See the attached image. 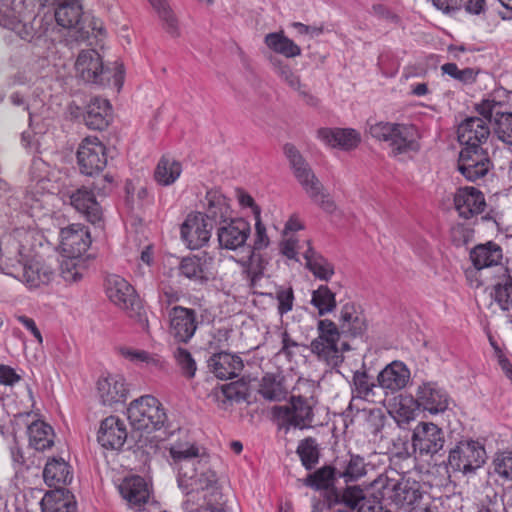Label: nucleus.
<instances>
[{"mask_svg": "<svg viewBox=\"0 0 512 512\" xmlns=\"http://www.w3.org/2000/svg\"><path fill=\"white\" fill-rule=\"evenodd\" d=\"M169 463L177 472V482L180 489L186 492L187 499L184 507L187 511L195 512L194 500L200 491L212 490V493L219 494L215 487L217 478L213 471L201 472L198 477V470L204 461V453L193 442L179 440L170 444Z\"/></svg>", "mask_w": 512, "mask_h": 512, "instance_id": "obj_1", "label": "nucleus"}, {"mask_svg": "<svg viewBox=\"0 0 512 512\" xmlns=\"http://www.w3.org/2000/svg\"><path fill=\"white\" fill-rule=\"evenodd\" d=\"M0 260L7 275H10L29 289L46 286L54 279V270L46 263L37 259H27L23 254L19 241L5 236L0 243Z\"/></svg>", "mask_w": 512, "mask_h": 512, "instance_id": "obj_2", "label": "nucleus"}, {"mask_svg": "<svg viewBox=\"0 0 512 512\" xmlns=\"http://www.w3.org/2000/svg\"><path fill=\"white\" fill-rule=\"evenodd\" d=\"M51 6L55 8L57 24L74 31L76 40L85 41L90 37L103 35L102 22L94 17L85 16L79 0H57Z\"/></svg>", "mask_w": 512, "mask_h": 512, "instance_id": "obj_3", "label": "nucleus"}, {"mask_svg": "<svg viewBox=\"0 0 512 512\" xmlns=\"http://www.w3.org/2000/svg\"><path fill=\"white\" fill-rule=\"evenodd\" d=\"M250 234V224L243 218L222 221L217 228V238L222 249L245 252L243 258L246 261H250L247 272L250 276L251 284L255 285L263 272L260 267L254 266L255 255L252 253L251 246L247 244Z\"/></svg>", "mask_w": 512, "mask_h": 512, "instance_id": "obj_4", "label": "nucleus"}, {"mask_svg": "<svg viewBox=\"0 0 512 512\" xmlns=\"http://www.w3.org/2000/svg\"><path fill=\"white\" fill-rule=\"evenodd\" d=\"M371 487L378 491L383 499L406 512L413 511L422 499L419 482L410 477L393 478L388 474H381L373 480Z\"/></svg>", "mask_w": 512, "mask_h": 512, "instance_id": "obj_5", "label": "nucleus"}, {"mask_svg": "<svg viewBox=\"0 0 512 512\" xmlns=\"http://www.w3.org/2000/svg\"><path fill=\"white\" fill-rule=\"evenodd\" d=\"M314 406L315 401L312 395L307 397L293 394L289 404L274 406L272 415L278 428L284 430L285 433H288L291 428L303 430L312 427Z\"/></svg>", "mask_w": 512, "mask_h": 512, "instance_id": "obj_6", "label": "nucleus"}, {"mask_svg": "<svg viewBox=\"0 0 512 512\" xmlns=\"http://www.w3.org/2000/svg\"><path fill=\"white\" fill-rule=\"evenodd\" d=\"M317 332L318 336L310 343L311 352L329 366H339L344 360L343 352L349 349V345L340 343L341 333L336 324L329 319L319 320Z\"/></svg>", "mask_w": 512, "mask_h": 512, "instance_id": "obj_7", "label": "nucleus"}, {"mask_svg": "<svg viewBox=\"0 0 512 512\" xmlns=\"http://www.w3.org/2000/svg\"><path fill=\"white\" fill-rule=\"evenodd\" d=\"M368 132L373 138L387 142L394 156L419 150L417 131L413 125L376 122L369 125Z\"/></svg>", "mask_w": 512, "mask_h": 512, "instance_id": "obj_8", "label": "nucleus"}, {"mask_svg": "<svg viewBox=\"0 0 512 512\" xmlns=\"http://www.w3.org/2000/svg\"><path fill=\"white\" fill-rule=\"evenodd\" d=\"M127 417L135 430L148 433L162 428L167 420L161 402L152 395L133 400L127 408Z\"/></svg>", "mask_w": 512, "mask_h": 512, "instance_id": "obj_9", "label": "nucleus"}, {"mask_svg": "<svg viewBox=\"0 0 512 512\" xmlns=\"http://www.w3.org/2000/svg\"><path fill=\"white\" fill-rule=\"evenodd\" d=\"M108 299L131 318L140 317L143 306L135 289L119 275H109L105 281Z\"/></svg>", "mask_w": 512, "mask_h": 512, "instance_id": "obj_10", "label": "nucleus"}, {"mask_svg": "<svg viewBox=\"0 0 512 512\" xmlns=\"http://www.w3.org/2000/svg\"><path fill=\"white\" fill-rule=\"evenodd\" d=\"M58 193L64 204L71 205L77 212L84 215L89 222L92 224L101 222L103 217L102 207L92 190L85 186H65Z\"/></svg>", "mask_w": 512, "mask_h": 512, "instance_id": "obj_11", "label": "nucleus"}, {"mask_svg": "<svg viewBox=\"0 0 512 512\" xmlns=\"http://www.w3.org/2000/svg\"><path fill=\"white\" fill-rule=\"evenodd\" d=\"M486 458L485 448L480 442L464 440L450 451L448 462L453 470L467 474L480 468Z\"/></svg>", "mask_w": 512, "mask_h": 512, "instance_id": "obj_12", "label": "nucleus"}, {"mask_svg": "<svg viewBox=\"0 0 512 512\" xmlns=\"http://www.w3.org/2000/svg\"><path fill=\"white\" fill-rule=\"evenodd\" d=\"M503 108L504 104L493 97L483 99L476 105V110L482 117L489 122L494 121L498 138L512 147V112Z\"/></svg>", "mask_w": 512, "mask_h": 512, "instance_id": "obj_13", "label": "nucleus"}, {"mask_svg": "<svg viewBox=\"0 0 512 512\" xmlns=\"http://www.w3.org/2000/svg\"><path fill=\"white\" fill-rule=\"evenodd\" d=\"M36 417L37 415L32 412L18 413L15 415V421L27 426L29 447L43 452L54 445L55 433L49 424Z\"/></svg>", "mask_w": 512, "mask_h": 512, "instance_id": "obj_14", "label": "nucleus"}, {"mask_svg": "<svg viewBox=\"0 0 512 512\" xmlns=\"http://www.w3.org/2000/svg\"><path fill=\"white\" fill-rule=\"evenodd\" d=\"M491 166L487 148H462L460 151L458 170L469 181L483 178Z\"/></svg>", "mask_w": 512, "mask_h": 512, "instance_id": "obj_15", "label": "nucleus"}, {"mask_svg": "<svg viewBox=\"0 0 512 512\" xmlns=\"http://www.w3.org/2000/svg\"><path fill=\"white\" fill-rule=\"evenodd\" d=\"M105 146L97 137H87L79 145L77 160L82 173L93 175L107 164Z\"/></svg>", "mask_w": 512, "mask_h": 512, "instance_id": "obj_16", "label": "nucleus"}, {"mask_svg": "<svg viewBox=\"0 0 512 512\" xmlns=\"http://www.w3.org/2000/svg\"><path fill=\"white\" fill-rule=\"evenodd\" d=\"M169 331L176 342L188 343L194 336L199 322L194 309L174 306L169 311Z\"/></svg>", "mask_w": 512, "mask_h": 512, "instance_id": "obj_17", "label": "nucleus"}, {"mask_svg": "<svg viewBox=\"0 0 512 512\" xmlns=\"http://www.w3.org/2000/svg\"><path fill=\"white\" fill-rule=\"evenodd\" d=\"M486 206L484 194L475 187H461L454 194V207L462 219L474 220L473 223H476Z\"/></svg>", "mask_w": 512, "mask_h": 512, "instance_id": "obj_18", "label": "nucleus"}, {"mask_svg": "<svg viewBox=\"0 0 512 512\" xmlns=\"http://www.w3.org/2000/svg\"><path fill=\"white\" fill-rule=\"evenodd\" d=\"M444 443L443 431L433 423H419L413 431L412 445L420 455H434L443 448Z\"/></svg>", "mask_w": 512, "mask_h": 512, "instance_id": "obj_19", "label": "nucleus"}, {"mask_svg": "<svg viewBox=\"0 0 512 512\" xmlns=\"http://www.w3.org/2000/svg\"><path fill=\"white\" fill-rule=\"evenodd\" d=\"M60 246L67 258H79L91 244L90 233L82 224H71L60 231Z\"/></svg>", "mask_w": 512, "mask_h": 512, "instance_id": "obj_20", "label": "nucleus"}, {"mask_svg": "<svg viewBox=\"0 0 512 512\" xmlns=\"http://www.w3.org/2000/svg\"><path fill=\"white\" fill-rule=\"evenodd\" d=\"M487 121L484 117H469L460 123L457 135L463 148H486L485 145L490 137Z\"/></svg>", "mask_w": 512, "mask_h": 512, "instance_id": "obj_21", "label": "nucleus"}, {"mask_svg": "<svg viewBox=\"0 0 512 512\" xmlns=\"http://www.w3.org/2000/svg\"><path fill=\"white\" fill-rule=\"evenodd\" d=\"M211 229L202 213L189 214L181 226V238L190 249H199L209 241Z\"/></svg>", "mask_w": 512, "mask_h": 512, "instance_id": "obj_22", "label": "nucleus"}, {"mask_svg": "<svg viewBox=\"0 0 512 512\" xmlns=\"http://www.w3.org/2000/svg\"><path fill=\"white\" fill-rule=\"evenodd\" d=\"M416 403L431 414L444 412L449 405V395L435 382H426L420 385L416 392Z\"/></svg>", "mask_w": 512, "mask_h": 512, "instance_id": "obj_23", "label": "nucleus"}, {"mask_svg": "<svg viewBox=\"0 0 512 512\" xmlns=\"http://www.w3.org/2000/svg\"><path fill=\"white\" fill-rule=\"evenodd\" d=\"M127 436L125 422L119 417L109 416L101 421L97 440L105 449L120 450L124 446Z\"/></svg>", "mask_w": 512, "mask_h": 512, "instance_id": "obj_24", "label": "nucleus"}, {"mask_svg": "<svg viewBox=\"0 0 512 512\" xmlns=\"http://www.w3.org/2000/svg\"><path fill=\"white\" fill-rule=\"evenodd\" d=\"M75 68L78 75L87 83L102 84L106 79L100 54L94 50H83L77 57Z\"/></svg>", "mask_w": 512, "mask_h": 512, "instance_id": "obj_25", "label": "nucleus"}, {"mask_svg": "<svg viewBox=\"0 0 512 512\" xmlns=\"http://www.w3.org/2000/svg\"><path fill=\"white\" fill-rule=\"evenodd\" d=\"M410 376L411 373L406 364L402 361H393L379 372L377 383L386 394H394L406 387Z\"/></svg>", "mask_w": 512, "mask_h": 512, "instance_id": "obj_26", "label": "nucleus"}, {"mask_svg": "<svg viewBox=\"0 0 512 512\" xmlns=\"http://www.w3.org/2000/svg\"><path fill=\"white\" fill-rule=\"evenodd\" d=\"M213 259L206 254L184 257L179 264V274L197 284H205L213 275Z\"/></svg>", "mask_w": 512, "mask_h": 512, "instance_id": "obj_27", "label": "nucleus"}, {"mask_svg": "<svg viewBox=\"0 0 512 512\" xmlns=\"http://www.w3.org/2000/svg\"><path fill=\"white\" fill-rule=\"evenodd\" d=\"M97 393L101 403L105 406L123 403L128 395V388L123 376L109 374L97 382Z\"/></svg>", "mask_w": 512, "mask_h": 512, "instance_id": "obj_28", "label": "nucleus"}, {"mask_svg": "<svg viewBox=\"0 0 512 512\" xmlns=\"http://www.w3.org/2000/svg\"><path fill=\"white\" fill-rule=\"evenodd\" d=\"M210 371L219 379H232L243 370L242 359L227 352L214 353L208 360Z\"/></svg>", "mask_w": 512, "mask_h": 512, "instance_id": "obj_29", "label": "nucleus"}, {"mask_svg": "<svg viewBox=\"0 0 512 512\" xmlns=\"http://www.w3.org/2000/svg\"><path fill=\"white\" fill-rule=\"evenodd\" d=\"M83 117L88 128L93 130L105 129L111 120V105L109 101L100 97L91 99Z\"/></svg>", "mask_w": 512, "mask_h": 512, "instance_id": "obj_30", "label": "nucleus"}, {"mask_svg": "<svg viewBox=\"0 0 512 512\" xmlns=\"http://www.w3.org/2000/svg\"><path fill=\"white\" fill-rule=\"evenodd\" d=\"M470 259L478 270L497 266L502 262L503 250L497 243L488 241L475 246L470 252Z\"/></svg>", "mask_w": 512, "mask_h": 512, "instance_id": "obj_31", "label": "nucleus"}, {"mask_svg": "<svg viewBox=\"0 0 512 512\" xmlns=\"http://www.w3.org/2000/svg\"><path fill=\"white\" fill-rule=\"evenodd\" d=\"M318 137L325 144L344 150L353 149L360 142L359 133L349 128H322L318 131Z\"/></svg>", "mask_w": 512, "mask_h": 512, "instance_id": "obj_32", "label": "nucleus"}, {"mask_svg": "<svg viewBox=\"0 0 512 512\" xmlns=\"http://www.w3.org/2000/svg\"><path fill=\"white\" fill-rule=\"evenodd\" d=\"M340 333L345 336H362L367 323L364 314L356 309L352 304H345L340 312Z\"/></svg>", "mask_w": 512, "mask_h": 512, "instance_id": "obj_33", "label": "nucleus"}, {"mask_svg": "<svg viewBox=\"0 0 512 512\" xmlns=\"http://www.w3.org/2000/svg\"><path fill=\"white\" fill-rule=\"evenodd\" d=\"M43 478L49 487L58 488L70 484L73 475L69 464L64 459L53 457L47 461L44 467Z\"/></svg>", "mask_w": 512, "mask_h": 512, "instance_id": "obj_34", "label": "nucleus"}, {"mask_svg": "<svg viewBox=\"0 0 512 512\" xmlns=\"http://www.w3.org/2000/svg\"><path fill=\"white\" fill-rule=\"evenodd\" d=\"M203 205L206 209V212L203 215L207 221H214L219 226L220 222L229 220L230 206L226 197L219 191H208Z\"/></svg>", "mask_w": 512, "mask_h": 512, "instance_id": "obj_35", "label": "nucleus"}, {"mask_svg": "<svg viewBox=\"0 0 512 512\" xmlns=\"http://www.w3.org/2000/svg\"><path fill=\"white\" fill-rule=\"evenodd\" d=\"M120 493L132 505H141L147 502L149 490L147 483L140 476L125 478L119 486Z\"/></svg>", "mask_w": 512, "mask_h": 512, "instance_id": "obj_36", "label": "nucleus"}, {"mask_svg": "<svg viewBox=\"0 0 512 512\" xmlns=\"http://www.w3.org/2000/svg\"><path fill=\"white\" fill-rule=\"evenodd\" d=\"M307 248L303 251V258L306 261V267L319 280L329 281L334 275V266L321 254L315 251L310 242L307 241Z\"/></svg>", "mask_w": 512, "mask_h": 512, "instance_id": "obj_37", "label": "nucleus"}, {"mask_svg": "<svg viewBox=\"0 0 512 512\" xmlns=\"http://www.w3.org/2000/svg\"><path fill=\"white\" fill-rule=\"evenodd\" d=\"M265 44L269 49L286 58H294L301 55V48L282 32H273L265 36Z\"/></svg>", "mask_w": 512, "mask_h": 512, "instance_id": "obj_38", "label": "nucleus"}, {"mask_svg": "<svg viewBox=\"0 0 512 512\" xmlns=\"http://www.w3.org/2000/svg\"><path fill=\"white\" fill-rule=\"evenodd\" d=\"M182 173V165L174 158L163 156L155 169L154 177L158 184L169 186L173 184Z\"/></svg>", "mask_w": 512, "mask_h": 512, "instance_id": "obj_39", "label": "nucleus"}, {"mask_svg": "<svg viewBox=\"0 0 512 512\" xmlns=\"http://www.w3.org/2000/svg\"><path fill=\"white\" fill-rule=\"evenodd\" d=\"M338 475L339 472L334 467L324 466L314 473L308 474L303 483L315 490H328L334 486Z\"/></svg>", "mask_w": 512, "mask_h": 512, "instance_id": "obj_40", "label": "nucleus"}, {"mask_svg": "<svg viewBox=\"0 0 512 512\" xmlns=\"http://www.w3.org/2000/svg\"><path fill=\"white\" fill-rule=\"evenodd\" d=\"M492 297L502 310L512 309V276L507 269L494 284Z\"/></svg>", "mask_w": 512, "mask_h": 512, "instance_id": "obj_41", "label": "nucleus"}, {"mask_svg": "<svg viewBox=\"0 0 512 512\" xmlns=\"http://www.w3.org/2000/svg\"><path fill=\"white\" fill-rule=\"evenodd\" d=\"M150 5L158 14L163 22V27L167 33L173 37L180 35L178 20L168 5L166 0H148Z\"/></svg>", "mask_w": 512, "mask_h": 512, "instance_id": "obj_42", "label": "nucleus"}, {"mask_svg": "<svg viewBox=\"0 0 512 512\" xmlns=\"http://www.w3.org/2000/svg\"><path fill=\"white\" fill-rule=\"evenodd\" d=\"M311 304L318 310L319 316H324L336 308L335 294L328 286L320 285L312 292Z\"/></svg>", "mask_w": 512, "mask_h": 512, "instance_id": "obj_43", "label": "nucleus"}, {"mask_svg": "<svg viewBox=\"0 0 512 512\" xmlns=\"http://www.w3.org/2000/svg\"><path fill=\"white\" fill-rule=\"evenodd\" d=\"M259 392L269 401H280L286 395L281 379L277 375L270 373L263 376Z\"/></svg>", "mask_w": 512, "mask_h": 512, "instance_id": "obj_44", "label": "nucleus"}, {"mask_svg": "<svg viewBox=\"0 0 512 512\" xmlns=\"http://www.w3.org/2000/svg\"><path fill=\"white\" fill-rule=\"evenodd\" d=\"M121 355L135 364H145L146 367L160 369L162 368L161 358L145 350L123 347L120 349Z\"/></svg>", "mask_w": 512, "mask_h": 512, "instance_id": "obj_45", "label": "nucleus"}, {"mask_svg": "<svg viewBox=\"0 0 512 512\" xmlns=\"http://www.w3.org/2000/svg\"><path fill=\"white\" fill-rule=\"evenodd\" d=\"M294 176L311 199L321 195L322 184L317 179L309 164L293 172Z\"/></svg>", "mask_w": 512, "mask_h": 512, "instance_id": "obj_46", "label": "nucleus"}, {"mask_svg": "<svg viewBox=\"0 0 512 512\" xmlns=\"http://www.w3.org/2000/svg\"><path fill=\"white\" fill-rule=\"evenodd\" d=\"M276 73L290 88L298 91L307 104L314 106L318 103V100L314 96L302 89L299 76L288 65H279Z\"/></svg>", "mask_w": 512, "mask_h": 512, "instance_id": "obj_47", "label": "nucleus"}, {"mask_svg": "<svg viewBox=\"0 0 512 512\" xmlns=\"http://www.w3.org/2000/svg\"><path fill=\"white\" fill-rule=\"evenodd\" d=\"M297 454L301 459L302 465L307 470H311L319 460V450L316 440L312 437L301 440L297 447Z\"/></svg>", "mask_w": 512, "mask_h": 512, "instance_id": "obj_48", "label": "nucleus"}, {"mask_svg": "<svg viewBox=\"0 0 512 512\" xmlns=\"http://www.w3.org/2000/svg\"><path fill=\"white\" fill-rule=\"evenodd\" d=\"M353 392L357 397L365 400H372L375 395L374 389L378 386L375 384L366 371H355L353 374Z\"/></svg>", "mask_w": 512, "mask_h": 512, "instance_id": "obj_49", "label": "nucleus"}, {"mask_svg": "<svg viewBox=\"0 0 512 512\" xmlns=\"http://www.w3.org/2000/svg\"><path fill=\"white\" fill-rule=\"evenodd\" d=\"M43 512H73L74 504H71L63 498L59 491L46 493L41 500Z\"/></svg>", "mask_w": 512, "mask_h": 512, "instance_id": "obj_50", "label": "nucleus"}, {"mask_svg": "<svg viewBox=\"0 0 512 512\" xmlns=\"http://www.w3.org/2000/svg\"><path fill=\"white\" fill-rule=\"evenodd\" d=\"M336 502L343 503L351 512L361 510L365 502L364 491L359 486H348L341 495H336Z\"/></svg>", "mask_w": 512, "mask_h": 512, "instance_id": "obj_51", "label": "nucleus"}, {"mask_svg": "<svg viewBox=\"0 0 512 512\" xmlns=\"http://www.w3.org/2000/svg\"><path fill=\"white\" fill-rule=\"evenodd\" d=\"M366 475V464L364 458L359 455H351L344 471L339 472V477L345 479V482L357 481Z\"/></svg>", "mask_w": 512, "mask_h": 512, "instance_id": "obj_52", "label": "nucleus"}, {"mask_svg": "<svg viewBox=\"0 0 512 512\" xmlns=\"http://www.w3.org/2000/svg\"><path fill=\"white\" fill-rule=\"evenodd\" d=\"M53 171L49 164L41 158H34L30 167L31 178L39 184H43L42 188L51 191L53 187H49L46 182L52 181Z\"/></svg>", "mask_w": 512, "mask_h": 512, "instance_id": "obj_53", "label": "nucleus"}, {"mask_svg": "<svg viewBox=\"0 0 512 512\" xmlns=\"http://www.w3.org/2000/svg\"><path fill=\"white\" fill-rule=\"evenodd\" d=\"M494 472L501 478L512 480V451L497 452L493 458Z\"/></svg>", "mask_w": 512, "mask_h": 512, "instance_id": "obj_54", "label": "nucleus"}, {"mask_svg": "<svg viewBox=\"0 0 512 512\" xmlns=\"http://www.w3.org/2000/svg\"><path fill=\"white\" fill-rule=\"evenodd\" d=\"M174 358L185 377L191 379L195 376L197 365L191 353L187 349L178 347L174 351Z\"/></svg>", "mask_w": 512, "mask_h": 512, "instance_id": "obj_55", "label": "nucleus"}, {"mask_svg": "<svg viewBox=\"0 0 512 512\" xmlns=\"http://www.w3.org/2000/svg\"><path fill=\"white\" fill-rule=\"evenodd\" d=\"M79 258H67L61 263V277L68 283L78 282L82 278L83 267Z\"/></svg>", "mask_w": 512, "mask_h": 512, "instance_id": "obj_56", "label": "nucleus"}, {"mask_svg": "<svg viewBox=\"0 0 512 512\" xmlns=\"http://www.w3.org/2000/svg\"><path fill=\"white\" fill-rule=\"evenodd\" d=\"M441 70L444 74L464 84L473 83L476 79V73L472 68L459 69L455 63H446L441 66Z\"/></svg>", "mask_w": 512, "mask_h": 512, "instance_id": "obj_57", "label": "nucleus"}, {"mask_svg": "<svg viewBox=\"0 0 512 512\" xmlns=\"http://www.w3.org/2000/svg\"><path fill=\"white\" fill-rule=\"evenodd\" d=\"M276 299L278 301V313L283 316L293 309L294 292L292 287H279L276 292Z\"/></svg>", "mask_w": 512, "mask_h": 512, "instance_id": "obj_58", "label": "nucleus"}, {"mask_svg": "<svg viewBox=\"0 0 512 512\" xmlns=\"http://www.w3.org/2000/svg\"><path fill=\"white\" fill-rule=\"evenodd\" d=\"M283 149L285 156L289 160L293 172L299 170L303 166L308 165V163L305 161L303 156L299 153V151L296 149L294 145L286 144Z\"/></svg>", "mask_w": 512, "mask_h": 512, "instance_id": "obj_59", "label": "nucleus"}, {"mask_svg": "<svg viewBox=\"0 0 512 512\" xmlns=\"http://www.w3.org/2000/svg\"><path fill=\"white\" fill-rule=\"evenodd\" d=\"M255 238L253 246H251L252 253L255 255V250H262L268 247L270 241L269 237L266 233V228L260 221V219H257L255 224Z\"/></svg>", "mask_w": 512, "mask_h": 512, "instance_id": "obj_60", "label": "nucleus"}, {"mask_svg": "<svg viewBox=\"0 0 512 512\" xmlns=\"http://www.w3.org/2000/svg\"><path fill=\"white\" fill-rule=\"evenodd\" d=\"M299 248L298 241L293 236L285 237L280 244L281 253L289 259L297 260Z\"/></svg>", "mask_w": 512, "mask_h": 512, "instance_id": "obj_61", "label": "nucleus"}, {"mask_svg": "<svg viewBox=\"0 0 512 512\" xmlns=\"http://www.w3.org/2000/svg\"><path fill=\"white\" fill-rule=\"evenodd\" d=\"M452 237L458 245L468 243L473 237V230L463 224H457L452 228Z\"/></svg>", "mask_w": 512, "mask_h": 512, "instance_id": "obj_62", "label": "nucleus"}, {"mask_svg": "<svg viewBox=\"0 0 512 512\" xmlns=\"http://www.w3.org/2000/svg\"><path fill=\"white\" fill-rule=\"evenodd\" d=\"M292 27L301 35H308L310 38L318 37L324 32L323 26L305 25L301 22H293Z\"/></svg>", "mask_w": 512, "mask_h": 512, "instance_id": "obj_63", "label": "nucleus"}, {"mask_svg": "<svg viewBox=\"0 0 512 512\" xmlns=\"http://www.w3.org/2000/svg\"><path fill=\"white\" fill-rule=\"evenodd\" d=\"M113 185V177L110 175H105L100 178H97L93 182V190H95L99 195H107L112 191Z\"/></svg>", "mask_w": 512, "mask_h": 512, "instance_id": "obj_64", "label": "nucleus"}]
</instances>
